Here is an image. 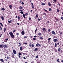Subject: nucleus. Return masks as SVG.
<instances>
[{
    "mask_svg": "<svg viewBox=\"0 0 63 63\" xmlns=\"http://www.w3.org/2000/svg\"><path fill=\"white\" fill-rule=\"evenodd\" d=\"M9 34H10V36H11V37L12 38H14L15 36L13 34V33L12 32H9Z\"/></svg>",
    "mask_w": 63,
    "mask_h": 63,
    "instance_id": "f257e3e1",
    "label": "nucleus"
},
{
    "mask_svg": "<svg viewBox=\"0 0 63 63\" xmlns=\"http://www.w3.org/2000/svg\"><path fill=\"white\" fill-rule=\"evenodd\" d=\"M2 28L1 27V26H0V30H2Z\"/></svg>",
    "mask_w": 63,
    "mask_h": 63,
    "instance_id": "e433bc0d",
    "label": "nucleus"
},
{
    "mask_svg": "<svg viewBox=\"0 0 63 63\" xmlns=\"http://www.w3.org/2000/svg\"><path fill=\"white\" fill-rule=\"evenodd\" d=\"M38 45L39 46V47H41V45L39 44H38Z\"/></svg>",
    "mask_w": 63,
    "mask_h": 63,
    "instance_id": "c03bdc74",
    "label": "nucleus"
},
{
    "mask_svg": "<svg viewBox=\"0 0 63 63\" xmlns=\"http://www.w3.org/2000/svg\"><path fill=\"white\" fill-rule=\"evenodd\" d=\"M21 34L22 35H24V34H25V32L24 31H23L21 32Z\"/></svg>",
    "mask_w": 63,
    "mask_h": 63,
    "instance_id": "f03ea898",
    "label": "nucleus"
},
{
    "mask_svg": "<svg viewBox=\"0 0 63 63\" xmlns=\"http://www.w3.org/2000/svg\"><path fill=\"white\" fill-rule=\"evenodd\" d=\"M23 54L24 55H25V54H26V53H24Z\"/></svg>",
    "mask_w": 63,
    "mask_h": 63,
    "instance_id": "bf43d9fd",
    "label": "nucleus"
},
{
    "mask_svg": "<svg viewBox=\"0 0 63 63\" xmlns=\"http://www.w3.org/2000/svg\"><path fill=\"white\" fill-rule=\"evenodd\" d=\"M36 16L37 18L38 17V15H36Z\"/></svg>",
    "mask_w": 63,
    "mask_h": 63,
    "instance_id": "6e6d98bb",
    "label": "nucleus"
},
{
    "mask_svg": "<svg viewBox=\"0 0 63 63\" xmlns=\"http://www.w3.org/2000/svg\"><path fill=\"white\" fill-rule=\"evenodd\" d=\"M23 16L24 18H26L25 17V14H23Z\"/></svg>",
    "mask_w": 63,
    "mask_h": 63,
    "instance_id": "a878e982",
    "label": "nucleus"
},
{
    "mask_svg": "<svg viewBox=\"0 0 63 63\" xmlns=\"http://www.w3.org/2000/svg\"><path fill=\"white\" fill-rule=\"evenodd\" d=\"M53 41L54 42H57L58 41V40H57V39H54Z\"/></svg>",
    "mask_w": 63,
    "mask_h": 63,
    "instance_id": "7ed1b4c3",
    "label": "nucleus"
},
{
    "mask_svg": "<svg viewBox=\"0 0 63 63\" xmlns=\"http://www.w3.org/2000/svg\"><path fill=\"white\" fill-rule=\"evenodd\" d=\"M1 11H5V9L4 8H2L1 9Z\"/></svg>",
    "mask_w": 63,
    "mask_h": 63,
    "instance_id": "dca6fc26",
    "label": "nucleus"
},
{
    "mask_svg": "<svg viewBox=\"0 0 63 63\" xmlns=\"http://www.w3.org/2000/svg\"><path fill=\"white\" fill-rule=\"evenodd\" d=\"M33 40H36V38H33Z\"/></svg>",
    "mask_w": 63,
    "mask_h": 63,
    "instance_id": "864d4df0",
    "label": "nucleus"
},
{
    "mask_svg": "<svg viewBox=\"0 0 63 63\" xmlns=\"http://www.w3.org/2000/svg\"><path fill=\"white\" fill-rule=\"evenodd\" d=\"M57 62H60V61H59L58 60H57Z\"/></svg>",
    "mask_w": 63,
    "mask_h": 63,
    "instance_id": "13d9d810",
    "label": "nucleus"
},
{
    "mask_svg": "<svg viewBox=\"0 0 63 63\" xmlns=\"http://www.w3.org/2000/svg\"><path fill=\"white\" fill-rule=\"evenodd\" d=\"M55 47H57V44H56V43H55Z\"/></svg>",
    "mask_w": 63,
    "mask_h": 63,
    "instance_id": "4468645a",
    "label": "nucleus"
},
{
    "mask_svg": "<svg viewBox=\"0 0 63 63\" xmlns=\"http://www.w3.org/2000/svg\"><path fill=\"white\" fill-rule=\"evenodd\" d=\"M3 47H4V48H5V47H7V45H5L4 46H3Z\"/></svg>",
    "mask_w": 63,
    "mask_h": 63,
    "instance_id": "9d476101",
    "label": "nucleus"
},
{
    "mask_svg": "<svg viewBox=\"0 0 63 63\" xmlns=\"http://www.w3.org/2000/svg\"><path fill=\"white\" fill-rule=\"evenodd\" d=\"M9 7L10 8H12V5H9Z\"/></svg>",
    "mask_w": 63,
    "mask_h": 63,
    "instance_id": "412c9836",
    "label": "nucleus"
},
{
    "mask_svg": "<svg viewBox=\"0 0 63 63\" xmlns=\"http://www.w3.org/2000/svg\"><path fill=\"white\" fill-rule=\"evenodd\" d=\"M0 61H1V62H2L3 63H4V60H3L2 59H0Z\"/></svg>",
    "mask_w": 63,
    "mask_h": 63,
    "instance_id": "0eeeda50",
    "label": "nucleus"
},
{
    "mask_svg": "<svg viewBox=\"0 0 63 63\" xmlns=\"http://www.w3.org/2000/svg\"><path fill=\"white\" fill-rule=\"evenodd\" d=\"M25 16H27L28 15V14L27 13H26L25 14Z\"/></svg>",
    "mask_w": 63,
    "mask_h": 63,
    "instance_id": "37998d69",
    "label": "nucleus"
},
{
    "mask_svg": "<svg viewBox=\"0 0 63 63\" xmlns=\"http://www.w3.org/2000/svg\"><path fill=\"white\" fill-rule=\"evenodd\" d=\"M50 29H48V31L49 32L50 31Z\"/></svg>",
    "mask_w": 63,
    "mask_h": 63,
    "instance_id": "c756f323",
    "label": "nucleus"
},
{
    "mask_svg": "<svg viewBox=\"0 0 63 63\" xmlns=\"http://www.w3.org/2000/svg\"><path fill=\"white\" fill-rule=\"evenodd\" d=\"M51 38H49L48 39V41H50V40H51Z\"/></svg>",
    "mask_w": 63,
    "mask_h": 63,
    "instance_id": "72a5a7b5",
    "label": "nucleus"
},
{
    "mask_svg": "<svg viewBox=\"0 0 63 63\" xmlns=\"http://www.w3.org/2000/svg\"><path fill=\"white\" fill-rule=\"evenodd\" d=\"M60 34H61V35H62V33H63V32H60Z\"/></svg>",
    "mask_w": 63,
    "mask_h": 63,
    "instance_id": "a19ab883",
    "label": "nucleus"
},
{
    "mask_svg": "<svg viewBox=\"0 0 63 63\" xmlns=\"http://www.w3.org/2000/svg\"><path fill=\"white\" fill-rule=\"evenodd\" d=\"M22 47H21L20 48V50H22Z\"/></svg>",
    "mask_w": 63,
    "mask_h": 63,
    "instance_id": "f3484780",
    "label": "nucleus"
},
{
    "mask_svg": "<svg viewBox=\"0 0 63 63\" xmlns=\"http://www.w3.org/2000/svg\"><path fill=\"white\" fill-rule=\"evenodd\" d=\"M51 33H52V34L53 35H55V34H56L55 32H54V31H52Z\"/></svg>",
    "mask_w": 63,
    "mask_h": 63,
    "instance_id": "39448f33",
    "label": "nucleus"
},
{
    "mask_svg": "<svg viewBox=\"0 0 63 63\" xmlns=\"http://www.w3.org/2000/svg\"><path fill=\"white\" fill-rule=\"evenodd\" d=\"M48 5H49V6H51V4H50V2H48Z\"/></svg>",
    "mask_w": 63,
    "mask_h": 63,
    "instance_id": "6e6552de",
    "label": "nucleus"
},
{
    "mask_svg": "<svg viewBox=\"0 0 63 63\" xmlns=\"http://www.w3.org/2000/svg\"><path fill=\"white\" fill-rule=\"evenodd\" d=\"M38 48H36L34 49V51H36V50H38Z\"/></svg>",
    "mask_w": 63,
    "mask_h": 63,
    "instance_id": "1a4fd4ad",
    "label": "nucleus"
},
{
    "mask_svg": "<svg viewBox=\"0 0 63 63\" xmlns=\"http://www.w3.org/2000/svg\"><path fill=\"white\" fill-rule=\"evenodd\" d=\"M57 12H59V10L58 9H57Z\"/></svg>",
    "mask_w": 63,
    "mask_h": 63,
    "instance_id": "473e14b6",
    "label": "nucleus"
},
{
    "mask_svg": "<svg viewBox=\"0 0 63 63\" xmlns=\"http://www.w3.org/2000/svg\"><path fill=\"white\" fill-rule=\"evenodd\" d=\"M6 30V29L5 28H4V32H5Z\"/></svg>",
    "mask_w": 63,
    "mask_h": 63,
    "instance_id": "ddd939ff",
    "label": "nucleus"
},
{
    "mask_svg": "<svg viewBox=\"0 0 63 63\" xmlns=\"http://www.w3.org/2000/svg\"><path fill=\"white\" fill-rule=\"evenodd\" d=\"M18 55H21V53H18Z\"/></svg>",
    "mask_w": 63,
    "mask_h": 63,
    "instance_id": "a18cd8bd",
    "label": "nucleus"
},
{
    "mask_svg": "<svg viewBox=\"0 0 63 63\" xmlns=\"http://www.w3.org/2000/svg\"><path fill=\"white\" fill-rule=\"evenodd\" d=\"M38 35H39V36H41V35H42V33H38Z\"/></svg>",
    "mask_w": 63,
    "mask_h": 63,
    "instance_id": "2eb2a0df",
    "label": "nucleus"
},
{
    "mask_svg": "<svg viewBox=\"0 0 63 63\" xmlns=\"http://www.w3.org/2000/svg\"><path fill=\"white\" fill-rule=\"evenodd\" d=\"M16 34L17 36H18V35H19V33H16Z\"/></svg>",
    "mask_w": 63,
    "mask_h": 63,
    "instance_id": "c85d7f7f",
    "label": "nucleus"
},
{
    "mask_svg": "<svg viewBox=\"0 0 63 63\" xmlns=\"http://www.w3.org/2000/svg\"><path fill=\"white\" fill-rule=\"evenodd\" d=\"M18 56H19V58H20V57H21L19 55H18Z\"/></svg>",
    "mask_w": 63,
    "mask_h": 63,
    "instance_id": "69168bd1",
    "label": "nucleus"
},
{
    "mask_svg": "<svg viewBox=\"0 0 63 63\" xmlns=\"http://www.w3.org/2000/svg\"><path fill=\"white\" fill-rule=\"evenodd\" d=\"M40 39H41V40H43V37H40L39 38Z\"/></svg>",
    "mask_w": 63,
    "mask_h": 63,
    "instance_id": "4be33fe9",
    "label": "nucleus"
},
{
    "mask_svg": "<svg viewBox=\"0 0 63 63\" xmlns=\"http://www.w3.org/2000/svg\"><path fill=\"white\" fill-rule=\"evenodd\" d=\"M42 5L44 6V5H45V3H42Z\"/></svg>",
    "mask_w": 63,
    "mask_h": 63,
    "instance_id": "6ab92c4d",
    "label": "nucleus"
},
{
    "mask_svg": "<svg viewBox=\"0 0 63 63\" xmlns=\"http://www.w3.org/2000/svg\"><path fill=\"white\" fill-rule=\"evenodd\" d=\"M37 20L38 21H40V19L39 18Z\"/></svg>",
    "mask_w": 63,
    "mask_h": 63,
    "instance_id": "49530a36",
    "label": "nucleus"
},
{
    "mask_svg": "<svg viewBox=\"0 0 63 63\" xmlns=\"http://www.w3.org/2000/svg\"><path fill=\"white\" fill-rule=\"evenodd\" d=\"M29 46L30 47H31V44H30L29 45Z\"/></svg>",
    "mask_w": 63,
    "mask_h": 63,
    "instance_id": "0e129e2a",
    "label": "nucleus"
},
{
    "mask_svg": "<svg viewBox=\"0 0 63 63\" xmlns=\"http://www.w3.org/2000/svg\"><path fill=\"white\" fill-rule=\"evenodd\" d=\"M13 52L14 54H16V52L15 50H13Z\"/></svg>",
    "mask_w": 63,
    "mask_h": 63,
    "instance_id": "20e7f679",
    "label": "nucleus"
},
{
    "mask_svg": "<svg viewBox=\"0 0 63 63\" xmlns=\"http://www.w3.org/2000/svg\"><path fill=\"white\" fill-rule=\"evenodd\" d=\"M16 30H14L13 31V33H14V32H16Z\"/></svg>",
    "mask_w": 63,
    "mask_h": 63,
    "instance_id": "58836bf2",
    "label": "nucleus"
},
{
    "mask_svg": "<svg viewBox=\"0 0 63 63\" xmlns=\"http://www.w3.org/2000/svg\"><path fill=\"white\" fill-rule=\"evenodd\" d=\"M63 52V51H62V50H61V53H62Z\"/></svg>",
    "mask_w": 63,
    "mask_h": 63,
    "instance_id": "4d7b16f0",
    "label": "nucleus"
},
{
    "mask_svg": "<svg viewBox=\"0 0 63 63\" xmlns=\"http://www.w3.org/2000/svg\"><path fill=\"white\" fill-rule=\"evenodd\" d=\"M59 43L58 42L57 43V45H59Z\"/></svg>",
    "mask_w": 63,
    "mask_h": 63,
    "instance_id": "774afa93",
    "label": "nucleus"
},
{
    "mask_svg": "<svg viewBox=\"0 0 63 63\" xmlns=\"http://www.w3.org/2000/svg\"><path fill=\"white\" fill-rule=\"evenodd\" d=\"M3 47V45H0V47Z\"/></svg>",
    "mask_w": 63,
    "mask_h": 63,
    "instance_id": "8fccbe9b",
    "label": "nucleus"
},
{
    "mask_svg": "<svg viewBox=\"0 0 63 63\" xmlns=\"http://www.w3.org/2000/svg\"><path fill=\"white\" fill-rule=\"evenodd\" d=\"M5 41H4V42H7V41L8 40V39L7 38L5 39Z\"/></svg>",
    "mask_w": 63,
    "mask_h": 63,
    "instance_id": "bb28decb",
    "label": "nucleus"
},
{
    "mask_svg": "<svg viewBox=\"0 0 63 63\" xmlns=\"http://www.w3.org/2000/svg\"><path fill=\"white\" fill-rule=\"evenodd\" d=\"M43 10H44V11H46V12H48V11H47V10L45 9H43Z\"/></svg>",
    "mask_w": 63,
    "mask_h": 63,
    "instance_id": "393cba45",
    "label": "nucleus"
},
{
    "mask_svg": "<svg viewBox=\"0 0 63 63\" xmlns=\"http://www.w3.org/2000/svg\"><path fill=\"white\" fill-rule=\"evenodd\" d=\"M38 45L37 44H36V47H38Z\"/></svg>",
    "mask_w": 63,
    "mask_h": 63,
    "instance_id": "603ef678",
    "label": "nucleus"
},
{
    "mask_svg": "<svg viewBox=\"0 0 63 63\" xmlns=\"http://www.w3.org/2000/svg\"><path fill=\"white\" fill-rule=\"evenodd\" d=\"M8 22H9V23H11V21L9 20L8 21Z\"/></svg>",
    "mask_w": 63,
    "mask_h": 63,
    "instance_id": "09e8293b",
    "label": "nucleus"
},
{
    "mask_svg": "<svg viewBox=\"0 0 63 63\" xmlns=\"http://www.w3.org/2000/svg\"><path fill=\"white\" fill-rule=\"evenodd\" d=\"M34 38H36V37H37V36L35 35L34 36Z\"/></svg>",
    "mask_w": 63,
    "mask_h": 63,
    "instance_id": "052dcab7",
    "label": "nucleus"
},
{
    "mask_svg": "<svg viewBox=\"0 0 63 63\" xmlns=\"http://www.w3.org/2000/svg\"><path fill=\"white\" fill-rule=\"evenodd\" d=\"M23 58L24 59H26V58H25V57H23Z\"/></svg>",
    "mask_w": 63,
    "mask_h": 63,
    "instance_id": "5fc2aeb1",
    "label": "nucleus"
},
{
    "mask_svg": "<svg viewBox=\"0 0 63 63\" xmlns=\"http://www.w3.org/2000/svg\"><path fill=\"white\" fill-rule=\"evenodd\" d=\"M24 44H25V45H26L27 44V43H24Z\"/></svg>",
    "mask_w": 63,
    "mask_h": 63,
    "instance_id": "338daca9",
    "label": "nucleus"
},
{
    "mask_svg": "<svg viewBox=\"0 0 63 63\" xmlns=\"http://www.w3.org/2000/svg\"><path fill=\"white\" fill-rule=\"evenodd\" d=\"M56 1H57V0H53V1H54V3L56 2Z\"/></svg>",
    "mask_w": 63,
    "mask_h": 63,
    "instance_id": "f704fd0d",
    "label": "nucleus"
},
{
    "mask_svg": "<svg viewBox=\"0 0 63 63\" xmlns=\"http://www.w3.org/2000/svg\"><path fill=\"white\" fill-rule=\"evenodd\" d=\"M32 47H34V45L33 44H32L31 45Z\"/></svg>",
    "mask_w": 63,
    "mask_h": 63,
    "instance_id": "cd10ccee",
    "label": "nucleus"
},
{
    "mask_svg": "<svg viewBox=\"0 0 63 63\" xmlns=\"http://www.w3.org/2000/svg\"><path fill=\"white\" fill-rule=\"evenodd\" d=\"M61 50V48H60V47H59L58 49V51H59V52H60V51Z\"/></svg>",
    "mask_w": 63,
    "mask_h": 63,
    "instance_id": "f8f14e48",
    "label": "nucleus"
},
{
    "mask_svg": "<svg viewBox=\"0 0 63 63\" xmlns=\"http://www.w3.org/2000/svg\"><path fill=\"white\" fill-rule=\"evenodd\" d=\"M0 24L2 26V27H3V24H2L0 22Z\"/></svg>",
    "mask_w": 63,
    "mask_h": 63,
    "instance_id": "b1692460",
    "label": "nucleus"
},
{
    "mask_svg": "<svg viewBox=\"0 0 63 63\" xmlns=\"http://www.w3.org/2000/svg\"><path fill=\"white\" fill-rule=\"evenodd\" d=\"M21 4H22V5H24V2H22L21 3Z\"/></svg>",
    "mask_w": 63,
    "mask_h": 63,
    "instance_id": "de8ad7c7",
    "label": "nucleus"
},
{
    "mask_svg": "<svg viewBox=\"0 0 63 63\" xmlns=\"http://www.w3.org/2000/svg\"><path fill=\"white\" fill-rule=\"evenodd\" d=\"M6 58L7 59H10V57L9 56H7Z\"/></svg>",
    "mask_w": 63,
    "mask_h": 63,
    "instance_id": "2f4dec72",
    "label": "nucleus"
},
{
    "mask_svg": "<svg viewBox=\"0 0 63 63\" xmlns=\"http://www.w3.org/2000/svg\"><path fill=\"white\" fill-rule=\"evenodd\" d=\"M29 20H31V19L30 17L29 18Z\"/></svg>",
    "mask_w": 63,
    "mask_h": 63,
    "instance_id": "ea45409f",
    "label": "nucleus"
},
{
    "mask_svg": "<svg viewBox=\"0 0 63 63\" xmlns=\"http://www.w3.org/2000/svg\"><path fill=\"white\" fill-rule=\"evenodd\" d=\"M20 14H23V12L22 11H21L20 12Z\"/></svg>",
    "mask_w": 63,
    "mask_h": 63,
    "instance_id": "5701e85b",
    "label": "nucleus"
},
{
    "mask_svg": "<svg viewBox=\"0 0 63 63\" xmlns=\"http://www.w3.org/2000/svg\"><path fill=\"white\" fill-rule=\"evenodd\" d=\"M45 30H46V29L45 28H43V32H45Z\"/></svg>",
    "mask_w": 63,
    "mask_h": 63,
    "instance_id": "a211bd4d",
    "label": "nucleus"
},
{
    "mask_svg": "<svg viewBox=\"0 0 63 63\" xmlns=\"http://www.w3.org/2000/svg\"><path fill=\"white\" fill-rule=\"evenodd\" d=\"M49 11H51V9L50 8H49Z\"/></svg>",
    "mask_w": 63,
    "mask_h": 63,
    "instance_id": "7c9ffc66",
    "label": "nucleus"
},
{
    "mask_svg": "<svg viewBox=\"0 0 63 63\" xmlns=\"http://www.w3.org/2000/svg\"><path fill=\"white\" fill-rule=\"evenodd\" d=\"M24 38H27V36H24Z\"/></svg>",
    "mask_w": 63,
    "mask_h": 63,
    "instance_id": "680f3d73",
    "label": "nucleus"
},
{
    "mask_svg": "<svg viewBox=\"0 0 63 63\" xmlns=\"http://www.w3.org/2000/svg\"><path fill=\"white\" fill-rule=\"evenodd\" d=\"M37 30H38V29H37L36 28V30H35V32H37Z\"/></svg>",
    "mask_w": 63,
    "mask_h": 63,
    "instance_id": "79ce46f5",
    "label": "nucleus"
},
{
    "mask_svg": "<svg viewBox=\"0 0 63 63\" xmlns=\"http://www.w3.org/2000/svg\"><path fill=\"white\" fill-rule=\"evenodd\" d=\"M44 15H45V16H46V15H47V14H46V13H44Z\"/></svg>",
    "mask_w": 63,
    "mask_h": 63,
    "instance_id": "e2e57ef3",
    "label": "nucleus"
},
{
    "mask_svg": "<svg viewBox=\"0 0 63 63\" xmlns=\"http://www.w3.org/2000/svg\"><path fill=\"white\" fill-rule=\"evenodd\" d=\"M19 9H23V8L22 7L20 6V7L19 8Z\"/></svg>",
    "mask_w": 63,
    "mask_h": 63,
    "instance_id": "9b49d317",
    "label": "nucleus"
},
{
    "mask_svg": "<svg viewBox=\"0 0 63 63\" xmlns=\"http://www.w3.org/2000/svg\"><path fill=\"white\" fill-rule=\"evenodd\" d=\"M35 58H38V55H37L36 57Z\"/></svg>",
    "mask_w": 63,
    "mask_h": 63,
    "instance_id": "4c0bfd02",
    "label": "nucleus"
},
{
    "mask_svg": "<svg viewBox=\"0 0 63 63\" xmlns=\"http://www.w3.org/2000/svg\"><path fill=\"white\" fill-rule=\"evenodd\" d=\"M1 18L3 20H4V17L3 16H1Z\"/></svg>",
    "mask_w": 63,
    "mask_h": 63,
    "instance_id": "423d86ee",
    "label": "nucleus"
},
{
    "mask_svg": "<svg viewBox=\"0 0 63 63\" xmlns=\"http://www.w3.org/2000/svg\"><path fill=\"white\" fill-rule=\"evenodd\" d=\"M32 8H33V9H34V6L32 5Z\"/></svg>",
    "mask_w": 63,
    "mask_h": 63,
    "instance_id": "c9c22d12",
    "label": "nucleus"
},
{
    "mask_svg": "<svg viewBox=\"0 0 63 63\" xmlns=\"http://www.w3.org/2000/svg\"><path fill=\"white\" fill-rule=\"evenodd\" d=\"M19 12H20V11L21 12H22V11H23L22 10H19Z\"/></svg>",
    "mask_w": 63,
    "mask_h": 63,
    "instance_id": "3c124183",
    "label": "nucleus"
},
{
    "mask_svg": "<svg viewBox=\"0 0 63 63\" xmlns=\"http://www.w3.org/2000/svg\"><path fill=\"white\" fill-rule=\"evenodd\" d=\"M17 18H18V19H19V20H20V17H19V16H18Z\"/></svg>",
    "mask_w": 63,
    "mask_h": 63,
    "instance_id": "aec40b11",
    "label": "nucleus"
}]
</instances>
